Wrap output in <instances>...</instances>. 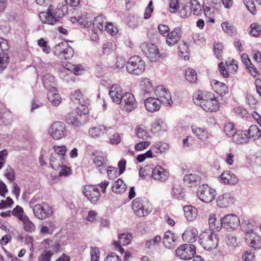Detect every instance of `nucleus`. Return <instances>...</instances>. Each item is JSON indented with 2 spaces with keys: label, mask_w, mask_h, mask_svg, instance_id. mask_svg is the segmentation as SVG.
<instances>
[{
  "label": "nucleus",
  "mask_w": 261,
  "mask_h": 261,
  "mask_svg": "<svg viewBox=\"0 0 261 261\" xmlns=\"http://www.w3.org/2000/svg\"><path fill=\"white\" fill-rule=\"evenodd\" d=\"M251 29L250 31V34L252 36L257 37L261 31V25L256 23H252L250 27Z\"/></svg>",
  "instance_id": "4d7b16f0"
},
{
  "label": "nucleus",
  "mask_w": 261,
  "mask_h": 261,
  "mask_svg": "<svg viewBox=\"0 0 261 261\" xmlns=\"http://www.w3.org/2000/svg\"><path fill=\"white\" fill-rule=\"evenodd\" d=\"M97 186H85L83 191L85 196L93 204H95L100 197V191Z\"/></svg>",
  "instance_id": "2eb2a0df"
},
{
  "label": "nucleus",
  "mask_w": 261,
  "mask_h": 261,
  "mask_svg": "<svg viewBox=\"0 0 261 261\" xmlns=\"http://www.w3.org/2000/svg\"><path fill=\"white\" fill-rule=\"evenodd\" d=\"M158 100L165 106H170L173 103L171 95L168 90L164 86H158L154 91Z\"/></svg>",
  "instance_id": "ddd939ff"
},
{
  "label": "nucleus",
  "mask_w": 261,
  "mask_h": 261,
  "mask_svg": "<svg viewBox=\"0 0 261 261\" xmlns=\"http://www.w3.org/2000/svg\"><path fill=\"white\" fill-rule=\"evenodd\" d=\"M243 3L248 10L252 14H255L256 11L253 0H243Z\"/></svg>",
  "instance_id": "680f3d73"
},
{
  "label": "nucleus",
  "mask_w": 261,
  "mask_h": 261,
  "mask_svg": "<svg viewBox=\"0 0 261 261\" xmlns=\"http://www.w3.org/2000/svg\"><path fill=\"white\" fill-rule=\"evenodd\" d=\"M172 195L176 199H181L184 196V190L181 186L178 184H174L173 186Z\"/></svg>",
  "instance_id": "c03bdc74"
},
{
  "label": "nucleus",
  "mask_w": 261,
  "mask_h": 261,
  "mask_svg": "<svg viewBox=\"0 0 261 261\" xmlns=\"http://www.w3.org/2000/svg\"><path fill=\"white\" fill-rule=\"evenodd\" d=\"M231 139L237 144H244L249 142V137L246 131L238 130Z\"/></svg>",
  "instance_id": "cd10ccee"
},
{
  "label": "nucleus",
  "mask_w": 261,
  "mask_h": 261,
  "mask_svg": "<svg viewBox=\"0 0 261 261\" xmlns=\"http://www.w3.org/2000/svg\"><path fill=\"white\" fill-rule=\"evenodd\" d=\"M126 185L122 180L118 179L115 181L112 187L113 192L116 193H121L125 191Z\"/></svg>",
  "instance_id": "a19ab883"
},
{
  "label": "nucleus",
  "mask_w": 261,
  "mask_h": 261,
  "mask_svg": "<svg viewBox=\"0 0 261 261\" xmlns=\"http://www.w3.org/2000/svg\"><path fill=\"white\" fill-rule=\"evenodd\" d=\"M119 104L121 110L127 112L134 111L138 107V103L134 95L130 92H124L121 103Z\"/></svg>",
  "instance_id": "9d476101"
},
{
  "label": "nucleus",
  "mask_w": 261,
  "mask_h": 261,
  "mask_svg": "<svg viewBox=\"0 0 261 261\" xmlns=\"http://www.w3.org/2000/svg\"><path fill=\"white\" fill-rule=\"evenodd\" d=\"M191 129L195 136L202 142L206 141L210 139L211 134L205 128L198 127L196 126H192Z\"/></svg>",
  "instance_id": "b1692460"
},
{
  "label": "nucleus",
  "mask_w": 261,
  "mask_h": 261,
  "mask_svg": "<svg viewBox=\"0 0 261 261\" xmlns=\"http://www.w3.org/2000/svg\"><path fill=\"white\" fill-rule=\"evenodd\" d=\"M185 77L187 81L190 83L196 82L197 77L195 70L191 68H188L185 71Z\"/></svg>",
  "instance_id": "09e8293b"
},
{
  "label": "nucleus",
  "mask_w": 261,
  "mask_h": 261,
  "mask_svg": "<svg viewBox=\"0 0 261 261\" xmlns=\"http://www.w3.org/2000/svg\"><path fill=\"white\" fill-rule=\"evenodd\" d=\"M109 95L114 102L119 104L121 103V99H122V96L124 95V93L123 92L122 89L119 85L114 84L111 86L110 89Z\"/></svg>",
  "instance_id": "6ab92c4d"
},
{
  "label": "nucleus",
  "mask_w": 261,
  "mask_h": 261,
  "mask_svg": "<svg viewBox=\"0 0 261 261\" xmlns=\"http://www.w3.org/2000/svg\"><path fill=\"white\" fill-rule=\"evenodd\" d=\"M135 133L138 138L144 140L149 137L147 128L143 125L138 126L135 129Z\"/></svg>",
  "instance_id": "ea45409f"
},
{
  "label": "nucleus",
  "mask_w": 261,
  "mask_h": 261,
  "mask_svg": "<svg viewBox=\"0 0 261 261\" xmlns=\"http://www.w3.org/2000/svg\"><path fill=\"white\" fill-rule=\"evenodd\" d=\"M106 129V128L103 125H98L89 129V134L93 138L97 137L102 135Z\"/></svg>",
  "instance_id": "79ce46f5"
},
{
  "label": "nucleus",
  "mask_w": 261,
  "mask_h": 261,
  "mask_svg": "<svg viewBox=\"0 0 261 261\" xmlns=\"http://www.w3.org/2000/svg\"><path fill=\"white\" fill-rule=\"evenodd\" d=\"M151 130L153 133L158 134L165 131L163 121L160 119L155 120L152 125Z\"/></svg>",
  "instance_id": "de8ad7c7"
},
{
  "label": "nucleus",
  "mask_w": 261,
  "mask_h": 261,
  "mask_svg": "<svg viewBox=\"0 0 261 261\" xmlns=\"http://www.w3.org/2000/svg\"><path fill=\"white\" fill-rule=\"evenodd\" d=\"M54 152L51 154H56L60 157L62 156V157L65 158L67 151V148L65 146H54Z\"/></svg>",
  "instance_id": "5fc2aeb1"
},
{
  "label": "nucleus",
  "mask_w": 261,
  "mask_h": 261,
  "mask_svg": "<svg viewBox=\"0 0 261 261\" xmlns=\"http://www.w3.org/2000/svg\"><path fill=\"white\" fill-rule=\"evenodd\" d=\"M11 214L12 215L16 217L20 221L23 219V217L27 216L24 213L23 208L19 205H17L13 208L11 212Z\"/></svg>",
  "instance_id": "3c124183"
},
{
  "label": "nucleus",
  "mask_w": 261,
  "mask_h": 261,
  "mask_svg": "<svg viewBox=\"0 0 261 261\" xmlns=\"http://www.w3.org/2000/svg\"><path fill=\"white\" fill-rule=\"evenodd\" d=\"M54 253L51 251H44L38 257V261H50Z\"/></svg>",
  "instance_id": "69168bd1"
},
{
  "label": "nucleus",
  "mask_w": 261,
  "mask_h": 261,
  "mask_svg": "<svg viewBox=\"0 0 261 261\" xmlns=\"http://www.w3.org/2000/svg\"><path fill=\"white\" fill-rule=\"evenodd\" d=\"M54 53L61 59H70L73 55V49L67 43L61 42L54 48Z\"/></svg>",
  "instance_id": "6e6552de"
},
{
  "label": "nucleus",
  "mask_w": 261,
  "mask_h": 261,
  "mask_svg": "<svg viewBox=\"0 0 261 261\" xmlns=\"http://www.w3.org/2000/svg\"><path fill=\"white\" fill-rule=\"evenodd\" d=\"M216 195V190L211 188L206 184L199 186L197 190V196L201 201L205 203L212 202Z\"/></svg>",
  "instance_id": "1a4fd4ad"
},
{
  "label": "nucleus",
  "mask_w": 261,
  "mask_h": 261,
  "mask_svg": "<svg viewBox=\"0 0 261 261\" xmlns=\"http://www.w3.org/2000/svg\"><path fill=\"white\" fill-rule=\"evenodd\" d=\"M175 237L170 231H166L163 238L165 247L168 249H173L175 247Z\"/></svg>",
  "instance_id": "c756f323"
},
{
  "label": "nucleus",
  "mask_w": 261,
  "mask_h": 261,
  "mask_svg": "<svg viewBox=\"0 0 261 261\" xmlns=\"http://www.w3.org/2000/svg\"><path fill=\"white\" fill-rule=\"evenodd\" d=\"M106 23V22L104 21L102 16L95 17L93 23L94 32L97 33L98 31H102Z\"/></svg>",
  "instance_id": "58836bf2"
},
{
  "label": "nucleus",
  "mask_w": 261,
  "mask_h": 261,
  "mask_svg": "<svg viewBox=\"0 0 261 261\" xmlns=\"http://www.w3.org/2000/svg\"><path fill=\"white\" fill-rule=\"evenodd\" d=\"M60 171L59 172L60 176H68L71 174V169L70 167L63 164L60 168Z\"/></svg>",
  "instance_id": "e2e57ef3"
},
{
  "label": "nucleus",
  "mask_w": 261,
  "mask_h": 261,
  "mask_svg": "<svg viewBox=\"0 0 261 261\" xmlns=\"http://www.w3.org/2000/svg\"><path fill=\"white\" fill-rule=\"evenodd\" d=\"M222 226L235 228L240 224V219L234 214H228L222 219Z\"/></svg>",
  "instance_id": "aec40b11"
},
{
  "label": "nucleus",
  "mask_w": 261,
  "mask_h": 261,
  "mask_svg": "<svg viewBox=\"0 0 261 261\" xmlns=\"http://www.w3.org/2000/svg\"><path fill=\"white\" fill-rule=\"evenodd\" d=\"M47 98L54 106H58L61 101L60 95L56 88H51L48 90Z\"/></svg>",
  "instance_id": "2f4dec72"
},
{
  "label": "nucleus",
  "mask_w": 261,
  "mask_h": 261,
  "mask_svg": "<svg viewBox=\"0 0 261 261\" xmlns=\"http://www.w3.org/2000/svg\"><path fill=\"white\" fill-rule=\"evenodd\" d=\"M184 215L186 219L190 221H193L197 216V210L192 205H186L184 207Z\"/></svg>",
  "instance_id": "473e14b6"
},
{
  "label": "nucleus",
  "mask_w": 261,
  "mask_h": 261,
  "mask_svg": "<svg viewBox=\"0 0 261 261\" xmlns=\"http://www.w3.org/2000/svg\"><path fill=\"white\" fill-rule=\"evenodd\" d=\"M65 162V158L60 157L56 154H51L50 156V165L51 168L56 170L60 169L61 166Z\"/></svg>",
  "instance_id": "7c9ffc66"
},
{
  "label": "nucleus",
  "mask_w": 261,
  "mask_h": 261,
  "mask_svg": "<svg viewBox=\"0 0 261 261\" xmlns=\"http://www.w3.org/2000/svg\"><path fill=\"white\" fill-rule=\"evenodd\" d=\"M192 4V11L195 15H198L201 13L202 7L197 0L191 1Z\"/></svg>",
  "instance_id": "13d9d810"
},
{
  "label": "nucleus",
  "mask_w": 261,
  "mask_h": 261,
  "mask_svg": "<svg viewBox=\"0 0 261 261\" xmlns=\"http://www.w3.org/2000/svg\"><path fill=\"white\" fill-rule=\"evenodd\" d=\"M21 221L23 223V228L25 231L32 232L35 230V224L31 221L27 216L23 217V219H22Z\"/></svg>",
  "instance_id": "37998d69"
},
{
  "label": "nucleus",
  "mask_w": 261,
  "mask_h": 261,
  "mask_svg": "<svg viewBox=\"0 0 261 261\" xmlns=\"http://www.w3.org/2000/svg\"><path fill=\"white\" fill-rule=\"evenodd\" d=\"M161 241V237L160 236H156L152 239L146 240L145 242V247L148 249H153L156 246L159 244Z\"/></svg>",
  "instance_id": "49530a36"
},
{
  "label": "nucleus",
  "mask_w": 261,
  "mask_h": 261,
  "mask_svg": "<svg viewBox=\"0 0 261 261\" xmlns=\"http://www.w3.org/2000/svg\"><path fill=\"white\" fill-rule=\"evenodd\" d=\"M85 102L82 103H79L80 105L76 108V113L78 116H81L82 115H86L89 113L88 107L85 106Z\"/></svg>",
  "instance_id": "052dcab7"
},
{
  "label": "nucleus",
  "mask_w": 261,
  "mask_h": 261,
  "mask_svg": "<svg viewBox=\"0 0 261 261\" xmlns=\"http://www.w3.org/2000/svg\"><path fill=\"white\" fill-rule=\"evenodd\" d=\"M208 221L211 230L213 231H218L222 227V219L217 217L215 214L209 215Z\"/></svg>",
  "instance_id": "a878e982"
},
{
  "label": "nucleus",
  "mask_w": 261,
  "mask_h": 261,
  "mask_svg": "<svg viewBox=\"0 0 261 261\" xmlns=\"http://www.w3.org/2000/svg\"><path fill=\"white\" fill-rule=\"evenodd\" d=\"M245 131L248 134V137H249V139L252 138L254 140H255L259 139L261 136L260 130L256 125H251L248 130Z\"/></svg>",
  "instance_id": "4c0bfd02"
},
{
  "label": "nucleus",
  "mask_w": 261,
  "mask_h": 261,
  "mask_svg": "<svg viewBox=\"0 0 261 261\" xmlns=\"http://www.w3.org/2000/svg\"><path fill=\"white\" fill-rule=\"evenodd\" d=\"M145 62L138 56L130 57L126 63V70L130 74L139 75L145 69Z\"/></svg>",
  "instance_id": "20e7f679"
},
{
  "label": "nucleus",
  "mask_w": 261,
  "mask_h": 261,
  "mask_svg": "<svg viewBox=\"0 0 261 261\" xmlns=\"http://www.w3.org/2000/svg\"><path fill=\"white\" fill-rule=\"evenodd\" d=\"M140 86L144 93L149 94L153 90L152 84L151 81L147 78H144L141 80Z\"/></svg>",
  "instance_id": "c9c22d12"
},
{
  "label": "nucleus",
  "mask_w": 261,
  "mask_h": 261,
  "mask_svg": "<svg viewBox=\"0 0 261 261\" xmlns=\"http://www.w3.org/2000/svg\"><path fill=\"white\" fill-rule=\"evenodd\" d=\"M224 132L227 136L232 138L237 131L234 128L233 124L229 122L224 124Z\"/></svg>",
  "instance_id": "8fccbe9b"
},
{
  "label": "nucleus",
  "mask_w": 261,
  "mask_h": 261,
  "mask_svg": "<svg viewBox=\"0 0 261 261\" xmlns=\"http://www.w3.org/2000/svg\"><path fill=\"white\" fill-rule=\"evenodd\" d=\"M142 50L151 62H156L160 58L158 46L153 43L144 42L140 46Z\"/></svg>",
  "instance_id": "9b49d317"
},
{
  "label": "nucleus",
  "mask_w": 261,
  "mask_h": 261,
  "mask_svg": "<svg viewBox=\"0 0 261 261\" xmlns=\"http://www.w3.org/2000/svg\"><path fill=\"white\" fill-rule=\"evenodd\" d=\"M234 201L233 196L230 193H226L218 197L217 204L220 207H227L233 204Z\"/></svg>",
  "instance_id": "5701e85b"
},
{
  "label": "nucleus",
  "mask_w": 261,
  "mask_h": 261,
  "mask_svg": "<svg viewBox=\"0 0 261 261\" xmlns=\"http://www.w3.org/2000/svg\"><path fill=\"white\" fill-rule=\"evenodd\" d=\"M192 4L191 1H187L180 4L179 14L181 17L186 18L189 17L192 12Z\"/></svg>",
  "instance_id": "72a5a7b5"
},
{
  "label": "nucleus",
  "mask_w": 261,
  "mask_h": 261,
  "mask_svg": "<svg viewBox=\"0 0 261 261\" xmlns=\"http://www.w3.org/2000/svg\"><path fill=\"white\" fill-rule=\"evenodd\" d=\"M132 208L134 213L140 217L148 215L152 211V207L150 202L138 198L133 201Z\"/></svg>",
  "instance_id": "39448f33"
},
{
  "label": "nucleus",
  "mask_w": 261,
  "mask_h": 261,
  "mask_svg": "<svg viewBox=\"0 0 261 261\" xmlns=\"http://www.w3.org/2000/svg\"><path fill=\"white\" fill-rule=\"evenodd\" d=\"M146 110L149 112L158 111L160 109V102L157 98L150 97L144 100Z\"/></svg>",
  "instance_id": "393cba45"
},
{
  "label": "nucleus",
  "mask_w": 261,
  "mask_h": 261,
  "mask_svg": "<svg viewBox=\"0 0 261 261\" xmlns=\"http://www.w3.org/2000/svg\"><path fill=\"white\" fill-rule=\"evenodd\" d=\"M215 88L217 90V92L220 93L222 96L228 93V89L225 84L216 81L214 83Z\"/></svg>",
  "instance_id": "a18cd8bd"
},
{
  "label": "nucleus",
  "mask_w": 261,
  "mask_h": 261,
  "mask_svg": "<svg viewBox=\"0 0 261 261\" xmlns=\"http://www.w3.org/2000/svg\"><path fill=\"white\" fill-rule=\"evenodd\" d=\"M67 12L66 5L59 4L57 8L54 10V6L50 5L47 12H41L39 13V17L42 23L54 25Z\"/></svg>",
  "instance_id": "f03ea898"
},
{
  "label": "nucleus",
  "mask_w": 261,
  "mask_h": 261,
  "mask_svg": "<svg viewBox=\"0 0 261 261\" xmlns=\"http://www.w3.org/2000/svg\"><path fill=\"white\" fill-rule=\"evenodd\" d=\"M8 155V151L5 149L0 151V170L3 168L6 162Z\"/></svg>",
  "instance_id": "338daca9"
},
{
  "label": "nucleus",
  "mask_w": 261,
  "mask_h": 261,
  "mask_svg": "<svg viewBox=\"0 0 261 261\" xmlns=\"http://www.w3.org/2000/svg\"><path fill=\"white\" fill-rule=\"evenodd\" d=\"M33 210L35 216L40 220L49 218L53 214L52 207L45 202L35 204L33 207Z\"/></svg>",
  "instance_id": "0eeeda50"
},
{
  "label": "nucleus",
  "mask_w": 261,
  "mask_h": 261,
  "mask_svg": "<svg viewBox=\"0 0 261 261\" xmlns=\"http://www.w3.org/2000/svg\"><path fill=\"white\" fill-rule=\"evenodd\" d=\"M169 11L171 13L176 12L179 8V3L177 0H169Z\"/></svg>",
  "instance_id": "774afa93"
},
{
  "label": "nucleus",
  "mask_w": 261,
  "mask_h": 261,
  "mask_svg": "<svg viewBox=\"0 0 261 261\" xmlns=\"http://www.w3.org/2000/svg\"><path fill=\"white\" fill-rule=\"evenodd\" d=\"M246 243L250 247L255 249L261 248V237L255 233L252 229L244 230Z\"/></svg>",
  "instance_id": "4468645a"
},
{
  "label": "nucleus",
  "mask_w": 261,
  "mask_h": 261,
  "mask_svg": "<svg viewBox=\"0 0 261 261\" xmlns=\"http://www.w3.org/2000/svg\"><path fill=\"white\" fill-rule=\"evenodd\" d=\"M93 154L94 156L92 159L93 163L97 168H99V171L101 173L105 172L107 168V160L103 156L102 153L96 152Z\"/></svg>",
  "instance_id": "4be33fe9"
},
{
  "label": "nucleus",
  "mask_w": 261,
  "mask_h": 261,
  "mask_svg": "<svg viewBox=\"0 0 261 261\" xmlns=\"http://www.w3.org/2000/svg\"><path fill=\"white\" fill-rule=\"evenodd\" d=\"M198 235L197 229L194 227H188L182 235V239L190 244L195 242Z\"/></svg>",
  "instance_id": "bb28decb"
},
{
  "label": "nucleus",
  "mask_w": 261,
  "mask_h": 261,
  "mask_svg": "<svg viewBox=\"0 0 261 261\" xmlns=\"http://www.w3.org/2000/svg\"><path fill=\"white\" fill-rule=\"evenodd\" d=\"M152 177L156 181L165 182L169 177V172L161 166L157 165L152 168Z\"/></svg>",
  "instance_id": "f3484780"
},
{
  "label": "nucleus",
  "mask_w": 261,
  "mask_h": 261,
  "mask_svg": "<svg viewBox=\"0 0 261 261\" xmlns=\"http://www.w3.org/2000/svg\"><path fill=\"white\" fill-rule=\"evenodd\" d=\"M132 235L130 233H121L118 236V241H114L113 243L115 248L119 251L121 254L124 252L121 246L128 245L131 242Z\"/></svg>",
  "instance_id": "dca6fc26"
},
{
  "label": "nucleus",
  "mask_w": 261,
  "mask_h": 261,
  "mask_svg": "<svg viewBox=\"0 0 261 261\" xmlns=\"http://www.w3.org/2000/svg\"><path fill=\"white\" fill-rule=\"evenodd\" d=\"M9 63V57L7 54H0V73L7 66Z\"/></svg>",
  "instance_id": "864d4df0"
},
{
  "label": "nucleus",
  "mask_w": 261,
  "mask_h": 261,
  "mask_svg": "<svg viewBox=\"0 0 261 261\" xmlns=\"http://www.w3.org/2000/svg\"><path fill=\"white\" fill-rule=\"evenodd\" d=\"M155 152L157 153H162L166 152L169 148L168 144L166 143L159 142L154 145Z\"/></svg>",
  "instance_id": "6e6d98bb"
},
{
  "label": "nucleus",
  "mask_w": 261,
  "mask_h": 261,
  "mask_svg": "<svg viewBox=\"0 0 261 261\" xmlns=\"http://www.w3.org/2000/svg\"><path fill=\"white\" fill-rule=\"evenodd\" d=\"M70 99L74 103H82V102H84L85 101L83 96L79 90H75L74 92L71 93L70 95Z\"/></svg>",
  "instance_id": "603ef678"
},
{
  "label": "nucleus",
  "mask_w": 261,
  "mask_h": 261,
  "mask_svg": "<svg viewBox=\"0 0 261 261\" xmlns=\"http://www.w3.org/2000/svg\"><path fill=\"white\" fill-rule=\"evenodd\" d=\"M48 133L53 139L59 140L67 136L68 130L64 122L56 121L49 126Z\"/></svg>",
  "instance_id": "423d86ee"
},
{
  "label": "nucleus",
  "mask_w": 261,
  "mask_h": 261,
  "mask_svg": "<svg viewBox=\"0 0 261 261\" xmlns=\"http://www.w3.org/2000/svg\"><path fill=\"white\" fill-rule=\"evenodd\" d=\"M42 82L44 87L48 90L51 88H56V82L55 77L50 73L45 74L42 77Z\"/></svg>",
  "instance_id": "f704fd0d"
},
{
  "label": "nucleus",
  "mask_w": 261,
  "mask_h": 261,
  "mask_svg": "<svg viewBox=\"0 0 261 261\" xmlns=\"http://www.w3.org/2000/svg\"><path fill=\"white\" fill-rule=\"evenodd\" d=\"M100 252L97 247H91V261H99Z\"/></svg>",
  "instance_id": "0e129e2a"
},
{
  "label": "nucleus",
  "mask_w": 261,
  "mask_h": 261,
  "mask_svg": "<svg viewBox=\"0 0 261 261\" xmlns=\"http://www.w3.org/2000/svg\"><path fill=\"white\" fill-rule=\"evenodd\" d=\"M195 104L199 105L206 112H216L219 109L218 100L211 93L198 91L193 95Z\"/></svg>",
  "instance_id": "f257e3e1"
},
{
  "label": "nucleus",
  "mask_w": 261,
  "mask_h": 261,
  "mask_svg": "<svg viewBox=\"0 0 261 261\" xmlns=\"http://www.w3.org/2000/svg\"><path fill=\"white\" fill-rule=\"evenodd\" d=\"M78 115L76 113L71 112L68 113L66 116V121L69 124H71L75 126H80L83 125V123L79 120Z\"/></svg>",
  "instance_id": "e433bc0d"
},
{
  "label": "nucleus",
  "mask_w": 261,
  "mask_h": 261,
  "mask_svg": "<svg viewBox=\"0 0 261 261\" xmlns=\"http://www.w3.org/2000/svg\"><path fill=\"white\" fill-rule=\"evenodd\" d=\"M219 179L221 182L229 185H236L239 182L238 177L230 171H223L219 176Z\"/></svg>",
  "instance_id": "a211bd4d"
},
{
  "label": "nucleus",
  "mask_w": 261,
  "mask_h": 261,
  "mask_svg": "<svg viewBox=\"0 0 261 261\" xmlns=\"http://www.w3.org/2000/svg\"><path fill=\"white\" fill-rule=\"evenodd\" d=\"M195 253V247L191 244L182 245L175 251L176 255L184 260L191 259Z\"/></svg>",
  "instance_id": "f8f14e48"
},
{
  "label": "nucleus",
  "mask_w": 261,
  "mask_h": 261,
  "mask_svg": "<svg viewBox=\"0 0 261 261\" xmlns=\"http://www.w3.org/2000/svg\"><path fill=\"white\" fill-rule=\"evenodd\" d=\"M185 184L190 187H195L200 183L201 177L196 173H191L184 177Z\"/></svg>",
  "instance_id": "c85d7f7f"
},
{
  "label": "nucleus",
  "mask_w": 261,
  "mask_h": 261,
  "mask_svg": "<svg viewBox=\"0 0 261 261\" xmlns=\"http://www.w3.org/2000/svg\"><path fill=\"white\" fill-rule=\"evenodd\" d=\"M218 242V236L214 232H203L199 236V243L205 250L211 251L215 249Z\"/></svg>",
  "instance_id": "7ed1b4c3"
},
{
  "label": "nucleus",
  "mask_w": 261,
  "mask_h": 261,
  "mask_svg": "<svg viewBox=\"0 0 261 261\" xmlns=\"http://www.w3.org/2000/svg\"><path fill=\"white\" fill-rule=\"evenodd\" d=\"M222 30L227 34L232 35L233 33L234 27L232 23L225 21L221 24Z\"/></svg>",
  "instance_id": "bf43d9fd"
},
{
  "label": "nucleus",
  "mask_w": 261,
  "mask_h": 261,
  "mask_svg": "<svg viewBox=\"0 0 261 261\" xmlns=\"http://www.w3.org/2000/svg\"><path fill=\"white\" fill-rule=\"evenodd\" d=\"M181 34L182 32L179 28H174L167 36V44L170 46L174 45L180 40Z\"/></svg>",
  "instance_id": "412c9836"
}]
</instances>
